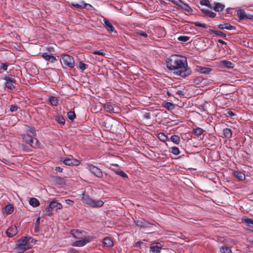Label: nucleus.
Here are the masks:
<instances>
[{
    "label": "nucleus",
    "mask_w": 253,
    "mask_h": 253,
    "mask_svg": "<svg viewBox=\"0 0 253 253\" xmlns=\"http://www.w3.org/2000/svg\"><path fill=\"white\" fill-rule=\"evenodd\" d=\"M167 66L174 74L182 77H187L191 73L190 68L188 67L186 59L176 54L172 55L168 58Z\"/></svg>",
    "instance_id": "nucleus-1"
},
{
    "label": "nucleus",
    "mask_w": 253,
    "mask_h": 253,
    "mask_svg": "<svg viewBox=\"0 0 253 253\" xmlns=\"http://www.w3.org/2000/svg\"><path fill=\"white\" fill-rule=\"evenodd\" d=\"M35 240L31 237H23L17 241L14 249L15 253H23L26 250L31 248Z\"/></svg>",
    "instance_id": "nucleus-2"
},
{
    "label": "nucleus",
    "mask_w": 253,
    "mask_h": 253,
    "mask_svg": "<svg viewBox=\"0 0 253 253\" xmlns=\"http://www.w3.org/2000/svg\"><path fill=\"white\" fill-rule=\"evenodd\" d=\"M60 62L62 64L72 68L75 65L74 58L68 54H63L61 56Z\"/></svg>",
    "instance_id": "nucleus-3"
},
{
    "label": "nucleus",
    "mask_w": 253,
    "mask_h": 253,
    "mask_svg": "<svg viewBox=\"0 0 253 253\" xmlns=\"http://www.w3.org/2000/svg\"><path fill=\"white\" fill-rule=\"evenodd\" d=\"M22 138L26 143L30 145L33 148H36L39 146L40 143L35 137H31L26 135V134H23L22 135Z\"/></svg>",
    "instance_id": "nucleus-4"
},
{
    "label": "nucleus",
    "mask_w": 253,
    "mask_h": 253,
    "mask_svg": "<svg viewBox=\"0 0 253 253\" xmlns=\"http://www.w3.org/2000/svg\"><path fill=\"white\" fill-rule=\"evenodd\" d=\"M5 80L4 86L9 89L12 90L15 88L14 84H16V80L12 76V75H9L5 76L4 79Z\"/></svg>",
    "instance_id": "nucleus-5"
},
{
    "label": "nucleus",
    "mask_w": 253,
    "mask_h": 253,
    "mask_svg": "<svg viewBox=\"0 0 253 253\" xmlns=\"http://www.w3.org/2000/svg\"><path fill=\"white\" fill-rule=\"evenodd\" d=\"M86 168L91 173H93L95 176L98 177H102L103 176L102 171L100 169H98L96 166L90 164H87L85 165Z\"/></svg>",
    "instance_id": "nucleus-6"
},
{
    "label": "nucleus",
    "mask_w": 253,
    "mask_h": 253,
    "mask_svg": "<svg viewBox=\"0 0 253 253\" xmlns=\"http://www.w3.org/2000/svg\"><path fill=\"white\" fill-rule=\"evenodd\" d=\"M237 15L240 20L249 19L253 21V16L247 15L244 9H239L236 11Z\"/></svg>",
    "instance_id": "nucleus-7"
},
{
    "label": "nucleus",
    "mask_w": 253,
    "mask_h": 253,
    "mask_svg": "<svg viewBox=\"0 0 253 253\" xmlns=\"http://www.w3.org/2000/svg\"><path fill=\"white\" fill-rule=\"evenodd\" d=\"M103 26L107 30L109 33H112L113 32H115V29L112 25L111 22L106 18H103Z\"/></svg>",
    "instance_id": "nucleus-8"
},
{
    "label": "nucleus",
    "mask_w": 253,
    "mask_h": 253,
    "mask_svg": "<svg viewBox=\"0 0 253 253\" xmlns=\"http://www.w3.org/2000/svg\"><path fill=\"white\" fill-rule=\"evenodd\" d=\"M18 233L17 227L15 225L9 227L6 231L5 233L8 237H12Z\"/></svg>",
    "instance_id": "nucleus-9"
},
{
    "label": "nucleus",
    "mask_w": 253,
    "mask_h": 253,
    "mask_svg": "<svg viewBox=\"0 0 253 253\" xmlns=\"http://www.w3.org/2000/svg\"><path fill=\"white\" fill-rule=\"evenodd\" d=\"M135 224L136 226L140 228H147L149 227L151 224L149 222H147L145 220L143 219H141L135 221Z\"/></svg>",
    "instance_id": "nucleus-10"
},
{
    "label": "nucleus",
    "mask_w": 253,
    "mask_h": 253,
    "mask_svg": "<svg viewBox=\"0 0 253 253\" xmlns=\"http://www.w3.org/2000/svg\"><path fill=\"white\" fill-rule=\"evenodd\" d=\"M225 5L219 2H214L211 4V9H213L216 12H221L223 10Z\"/></svg>",
    "instance_id": "nucleus-11"
},
{
    "label": "nucleus",
    "mask_w": 253,
    "mask_h": 253,
    "mask_svg": "<svg viewBox=\"0 0 253 253\" xmlns=\"http://www.w3.org/2000/svg\"><path fill=\"white\" fill-rule=\"evenodd\" d=\"M25 131L27 133L26 135L31 137H35L36 136V130L35 128L33 126H27Z\"/></svg>",
    "instance_id": "nucleus-12"
},
{
    "label": "nucleus",
    "mask_w": 253,
    "mask_h": 253,
    "mask_svg": "<svg viewBox=\"0 0 253 253\" xmlns=\"http://www.w3.org/2000/svg\"><path fill=\"white\" fill-rule=\"evenodd\" d=\"M196 71L200 74H208L211 71V68L197 66L196 68Z\"/></svg>",
    "instance_id": "nucleus-13"
},
{
    "label": "nucleus",
    "mask_w": 253,
    "mask_h": 253,
    "mask_svg": "<svg viewBox=\"0 0 253 253\" xmlns=\"http://www.w3.org/2000/svg\"><path fill=\"white\" fill-rule=\"evenodd\" d=\"M162 246L160 243L153 244L150 247V252L152 253H159L161 252Z\"/></svg>",
    "instance_id": "nucleus-14"
},
{
    "label": "nucleus",
    "mask_w": 253,
    "mask_h": 253,
    "mask_svg": "<svg viewBox=\"0 0 253 253\" xmlns=\"http://www.w3.org/2000/svg\"><path fill=\"white\" fill-rule=\"evenodd\" d=\"M90 240L86 238L82 240H78L74 242L72 244L73 246L75 247H83L89 242Z\"/></svg>",
    "instance_id": "nucleus-15"
},
{
    "label": "nucleus",
    "mask_w": 253,
    "mask_h": 253,
    "mask_svg": "<svg viewBox=\"0 0 253 253\" xmlns=\"http://www.w3.org/2000/svg\"><path fill=\"white\" fill-rule=\"evenodd\" d=\"M63 163L66 165L76 166L79 164V161L76 159L72 158H66L63 160Z\"/></svg>",
    "instance_id": "nucleus-16"
},
{
    "label": "nucleus",
    "mask_w": 253,
    "mask_h": 253,
    "mask_svg": "<svg viewBox=\"0 0 253 253\" xmlns=\"http://www.w3.org/2000/svg\"><path fill=\"white\" fill-rule=\"evenodd\" d=\"M42 56L44 59L50 62L51 63H54L57 60L55 56L46 52L42 53Z\"/></svg>",
    "instance_id": "nucleus-17"
},
{
    "label": "nucleus",
    "mask_w": 253,
    "mask_h": 253,
    "mask_svg": "<svg viewBox=\"0 0 253 253\" xmlns=\"http://www.w3.org/2000/svg\"><path fill=\"white\" fill-rule=\"evenodd\" d=\"M202 12L204 13L205 16L210 18H214L216 16V13L211 10L206 8H202Z\"/></svg>",
    "instance_id": "nucleus-18"
},
{
    "label": "nucleus",
    "mask_w": 253,
    "mask_h": 253,
    "mask_svg": "<svg viewBox=\"0 0 253 253\" xmlns=\"http://www.w3.org/2000/svg\"><path fill=\"white\" fill-rule=\"evenodd\" d=\"M218 27L220 29H226L228 30H233L235 29V27L234 26H232L228 23L219 24Z\"/></svg>",
    "instance_id": "nucleus-19"
},
{
    "label": "nucleus",
    "mask_w": 253,
    "mask_h": 253,
    "mask_svg": "<svg viewBox=\"0 0 253 253\" xmlns=\"http://www.w3.org/2000/svg\"><path fill=\"white\" fill-rule=\"evenodd\" d=\"M103 246L106 247L110 248L113 246L112 240L109 237L104 238L103 242Z\"/></svg>",
    "instance_id": "nucleus-20"
},
{
    "label": "nucleus",
    "mask_w": 253,
    "mask_h": 253,
    "mask_svg": "<svg viewBox=\"0 0 253 253\" xmlns=\"http://www.w3.org/2000/svg\"><path fill=\"white\" fill-rule=\"evenodd\" d=\"M233 174L239 180H243L245 177V174L242 172L238 170L233 171Z\"/></svg>",
    "instance_id": "nucleus-21"
},
{
    "label": "nucleus",
    "mask_w": 253,
    "mask_h": 253,
    "mask_svg": "<svg viewBox=\"0 0 253 253\" xmlns=\"http://www.w3.org/2000/svg\"><path fill=\"white\" fill-rule=\"evenodd\" d=\"M82 200L84 203L88 205L89 206H91V204L93 200V199L90 198L88 195L84 194H83Z\"/></svg>",
    "instance_id": "nucleus-22"
},
{
    "label": "nucleus",
    "mask_w": 253,
    "mask_h": 253,
    "mask_svg": "<svg viewBox=\"0 0 253 253\" xmlns=\"http://www.w3.org/2000/svg\"><path fill=\"white\" fill-rule=\"evenodd\" d=\"M48 100L50 104L52 106H57L58 104V99L55 96H49Z\"/></svg>",
    "instance_id": "nucleus-23"
},
{
    "label": "nucleus",
    "mask_w": 253,
    "mask_h": 253,
    "mask_svg": "<svg viewBox=\"0 0 253 253\" xmlns=\"http://www.w3.org/2000/svg\"><path fill=\"white\" fill-rule=\"evenodd\" d=\"M103 204L104 202L102 200H95L93 199L90 207L92 208H99L102 207Z\"/></svg>",
    "instance_id": "nucleus-24"
},
{
    "label": "nucleus",
    "mask_w": 253,
    "mask_h": 253,
    "mask_svg": "<svg viewBox=\"0 0 253 253\" xmlns=\"http://www.w3.org/2000/svg\"><path fill=\"white\" fill-rule=\"evenodd\" d=\"M82 231H80L79 230H72L70 231L71 234L73 235V236L76 239H80L82 238Z\"/></svg>",
    "instance_id": "nucleus-25"
},
{
    "label": "nucleus",
    "mask_w": 253,
    "mask_h": 253,
    "mask_svg": "<svg viewBox=\"0 0 253 253\" xmlns=\"http://www.w3.org/2000/svg\"><path fill=\"white\" fill-rule=\"evenodd\" d=\"M49 204L53 209H56L57 210H59L61 209L62 207L61 204L57 202L56 201H51L49 203Z\"/></svg>",
    "instance_id": "nucleus-26"
},
{
    "label": "nucleus",
    "mask_w": 253,
    "mask_h": 253,
    "mask_svg": "<svg viewBox=\"0 0 253 253\" xmlns=\"http://www.w3.org/2000/svg\"><path fill=\"white\" fill-rule=\"evenodd\" d=\"M54 182L58 185H63L65 183V181L64 178L61 177L56 176L53 177Z\"/></svg>",
    "instance_id": "nucleus-27"
},
{
    "label": "nucleus",
    "mask_w": 253,
    "mask_h": 253,
    "mask_svg": "<svg viewBox=\"0 0 253 253\" xmlns=\"http://www.w3.org/2000/svg\"><path fill=\"white\" fill-rule=\"evenodd\" d=\"M179 6L189 13H192L193 12L192 8L188 4L185 3L183 1H182Z\"/></svg>",
    "instance_id": "nucleus-28"
},
{
    "label": "nucleus",
    "mask_w": 253,
    "mask_h": 253,
    "mask_svg": "<svg viewBox=\"0 0 253 253\" xmlns=\"http://www.w3.org/2000/svg\"><path fill=\"white\" fill-rule=\"evenodd\" d=\"M104 108L105 110L109 113L114 112L113 106L110 103H107L104 104Z\"/></svg>",
    "instance_id": "nucleus-29"
},
{
    "label": "nucleus",
    "mask_w": 253,
    "mask_h": 253,
    "mask_svg": "<svg viewBox=\"0 0 253 253\" xmlns=\"http://www.w3.org/2000/svg\"><path fill=\"white\" fill-rule=\"evenodd\" d=\"M14 210V207L12 205L8 204L5 207L4 211L7 214H11Z\"/></svg>",
    "instance_id": "nucleus-30"
},
{
    "label": "nucleus",
    "mask_w": 253,
    "mask_h": 253,
    "mask_svg": "<svg viewBox=\"0 0 253 253\" xmlns=\"http://www.w3.org/2000/svg\"><path fill=\"white\" fill-rule=\"evenodd\" d=\"M224 136L227 138H230L232 137V131L230 128H225L223 130Z\"/></svg>",
    "instance_id": "nucleus-31"
},
{
    "label": "nucleus",
    "mask_w": 253,
    "mask_h": 253,
    "mask_svg": "<svg viewBox=\"0 0 253 253\" xmlns=\"http://www.w3.org/2000/svg\"><path fill=\"white\" fill-rule=\"evenodd\" d=\"M29 204L33 207H37L39 206V201L35 198H32L29 201Z\"/></svg>",
    "instance_id": "nucleus-32"
},
{
    "label": "nucleus",
    "mask_w": 253,
    "mask_h": 253,
    "mask_svg": "<svg viewBox=\"0 0 253 253\" xmlns=\"http://www.w3.org/2000/svg\"><path fill=\"white\" fill-rule=\"evenodd\" d=\"M77 67L81 70V71H84V70H85L87 67H88V65L83 63L82 62H79L77 63Z\"/></svg>",
    "instance_id": "nucleus-33"
},
{
    "label": "nucleus",
    "mask_w": 253,
    "mask_h": 253,
    "mask_svg": "<svg viewBox=\"0 0 253 253\" xmlns=\"http://www.w3.org/2000/svg\"><path fill=\"white\" fill-rule=\"evenodd\" d=\"M221 63H222L223 65L228 68H233L234 67V64L230 61L224 60H222Z\"/></svg>",
    "instance_id": "nucleus-34"
},
{
    "label": "nucleus",
    "mask_w": 253,
    "mask_h": 253,
    "mask_svg": "<svg viewBox=\"0 0 253 253\" xmlns=\"http://www.w3.org/2000/svg\"><path fill=\"white\" fill-rule=\"evenodd\" d=\"M204 131V130L202 128L200 127H196L193 129L192 132L193 134L197 136H199L201 135Z\"/></svg>",
    "instance_id": "nucleus-35"
},
{
    "label": "nucleus",
    "mask_w": 253,
    "mask_h": 253,
    "mask_svg": "<svg viewBox=\"0 0 253 253\" xmlns=\"http://www.w3.org/2000/svg\"><path fill=\"white\" fill-rule=\"evenodd\" d=\"M220 251L222 253H231V250L226 245H223L220 248Z\"/></svg>",
    "instance_id": "nucleus-36"
},
{
    "label": "nucleus",
    "mask_w": 253,
    "mask_h": 253,
    "mask_svg": "<svg viewBox=\"0 0 253 253\" xmlns=\"http://www.w3.org/2000/svg\"><path fill=\"white\" fill-rule=\"evenodd\" d=\"M170 140L175 144H178L180 142V137L177 135H173L170 138Z\"/></svg>",
    "instance_id": "nucleus-37"
},
{
    "label": "nucleus",
    "mask_w": 253,
    "mask_h": 253,
    "mask_svg": "<svg viewBox=\"0 0 253 253\" xmlns=\"http://www.w3.org/2000/svg\"><path fill=\"white\" fill-rule=\"evenodd\" d=\"M114 172L117 174L119 175L122 177L126 178L127 177V175L121 169H116V170H113Z\"/></svg>",
    "instance_id": "nucleus-38"
},
{
    "label": "nucleus",
    "mask_w": 253,
    "mask_h": 253,
    "mask_svg": "<svg viewBox=\"0 0 253 253\" xmlns=\"http://www.w3.org/2000/svg\"><path fill=\"white\" fill-rule=\"evenodd\" d=\"M209 32L215 34L216 35L221 37L224 38L226 37V34L219 31H214L211 29H209Z\"/></svg>",
    "instance_id": "nucleus-39"
},
{
    "label": "nucleus",
    "mask_w": 253,
    "mask_h": 253,
    "mask_svg": "<svg viewBox=\"0 0 253 253\" xmlns=\"http://www.w3.org/2000/svg\"><path fill=\"white\" fill-rule=\"evenodd\" d=\"M243 221L245 223H246L247 225H253V220L248 218L247 217H244L243 218Z\"/></svg>",
    "instance_id": "nucleus-40"
},
{
    "label": "nucleus",
    "mask_w": 253,
    "mask_h": 253,
    "mask_svg": "<svg viewBox=\"0 0 253 253\" xmlns=\"http://www.w3.org/2000/svg\"><path fill=\"white\" fill-rule=\"evenodd\" d=\"M158 138L163 142H165L167 139V136L164 133H160L158 135Z\"/></svg>",
    "instance_id": "nucleus-41"
},
{
    "label": "nucleus",
    "mask_w": 253,
    "mask_h": 253,
    "mask_svg": "<svg viewBox=\"0 0 253 253\" xmlns=\"http://www.w3.org/2000/svg\"><path fill=\"white\" fill-rule=\"evenodd\" d=\"M193 24L196 27H202L204 28H208V26L205 23H201L199 22L196 21L193 23Z\"/></svg>",
    "instance_id": "nucleus-42"
},
{
    "label": "nucleus",
    "mask_w": 253,
    "mask_h": 253,
    "mask_svg": "<svg viewBox=\"0 0 253 253\" xmlns=\"http://www.w3.org/2000/svg\"><path fill=\"white\" fill-rule=\"evenodd\" d=\"M92 54L95 55H99L102 56H105L106 55V53L104 50L101 49L99 50H95L92 52Z\"/></svg>",
    "instance_id": "nucleus-43"
},
{
    "label": "nucleus",
    "mask_w": 253,
    "mask_h": 253,
    "mask_svg": "<svg viewBox=\"0 0 253 253\" xmlns=\"http://www.w3.org/2000/svg\"><path fill=\"white\" fill-rule=\"evenodd\" d=\"M67 117L71 121H73L76 117V115L74 112L69 111L67 114Z\"/></svg>",
    "instance_id": "nucleus-44"
},
{
    "label": "nucleus",
    "mask_w": 253,
    "mask_h": 253,
    "mask_svg": "<svg viewBox=\"0 0 253 253\" xmlns=\"http://www.w3.org/2000/svg\"><path fill=\"white\" fill-rule=\"evenodd\" d=\"M200 4L203 5L207 6L210 8H211V4L207 0H201L200 1Z\"/></svg>",
    "instance_id": "nucleus-45"
},
{
    "label": "nucleus",
    "mask_w": 253,
    "mask_h": 253,
    "mask_svg": "<svg viewBox=\"0 0 253 253\" xmlns=\"http://www.w3.org/2000/svg\"><path fill=\"white\" fill-rule=\"evenodd\" d=\"M55 120L60 124H64L65 122V120L64 118L61 116H56L55 118Z\"/></svg>",
    "instance_id": "nucleus-46"
},
{
    "label": "nucleus",
    "mask_w": 253,
    "mask_h": 253,
    "mask_svg": "<svg viewBox=\"0 0 253 253\" xmlns=\"http://www.w3.org/2000/svg\"><path fill=\"white\" fill-rule=\"evenodd\" d=\"M53 210L52 208L49 204V206L45 208L46 214L48 216H51L52 214V211Z\"/></svg>",
    "instance_id": "nucleus-47"
},
{
    "label": "nucleus",
    "mask_w": 253,
    "mask_h": 253,
    "mask_svg": "<svg viewBox=\"0 0 253 253\" xmlns=\"http://www.w3.org/2000/svg\"><path fill=\"white\" fill-rule=\"evenodd\" d=\"M171 152L174 155H178L180 154V150L176 147H172L171 148Z\"/></svg>",
    "instance_id": "nucleus-48"
},
{
    "label": "nucleus",
    "mask_w": 253,
    "mask_h": 253,
    "mask_svg": "<svg viewBox=\"0 0 253 253\" xmlns=\"http://www.w3.org/2000/svg\"><path fill=\"white\" fill-rule=\"evenodd\" d=\"M190 38L187 36H180L178 38V40L182 42H185L189 40Z\"/></svg>",
    "instance_id": "nucleus-49"
},
{
    "label": "nucleus",
    "mask_w": 253,
    "mask_h": 253,
    "mask_svg": "<svg viewBox=\"0 0 253 253\" xmlns=\"http://www.w3.org/2000/svg\"><path fill=\"white\" fill-rule=\"evenodd\" d=\"M82 3L83 4V6H84V8H86L87 9L92 10L94 8L90 4L86 3L84 1H82Z\"/></svg>",
    "instance_id": "nucleus-50"
},
{
    "label": "nucleus",
    "mask_w": 253,
    "mask_h": 253,
    "mask_svg": "<svg viewBox=\"0 0 253 253\" xmlns=\"http://www.w3.org/2000/svg\"><path fill=\"white\" fill-rule=\"evenodd\" d=\"M226 115L230 117L231 118H232L235 115V114L232 111H231L230 109L226 110Z\"/></svg>",
    "instance_id": "nucleus-51"
},
{
    "label": "nucleus",
    "mask_w": 253,
    "mask_h": 253,
    "mask_svg": "<svg viewBox=\"0 0 253 253\" xmlns=\"http://www.w3.org/2000/svg\"><path fill=\"white\" fill-rule=\"evenodd\" d=\"M136 34L137 35L141 36L144 37L145 38H146L148 36L147 34L145 32H144L141 30L138 31L136 32Z\"/></svg>",
    "instance_id": "nucleus-52"
},
{
    "label": "nucleus",
    "mask_w": 253,
    "mask_h": 253,
    "mask_svg": "<svg viewBox=\"0 0 253 253\" xmlns=\"http://www.w3.org/2000/svg\"><path fill=\"white\" fill-rule=\"evenodd\" d=\"M72 5L75 7L77 8H84V6H83V4L82 3V2H81V4L73 3H72Z\"/></svg>",
    "instance_id": "nucleus-53"
},
{
    "label": "nucleus",
    "mask_w": 253,
    "mask_h": 253,
    "mask_svg": "<svg viewBox=\"0 0 253 253\" xmlns=\"http://www.w3.org/2000/svg\"><path fill=\"white\" fill-rule=\"evenodd\" d=\"M18 107L16 105H11L10 106L9 110L10 112H14L17 110Z\"/></svg>",
    "instance_id": "nucleus-54"
},
{
    "label": "nucleus",
    "mask_w": 253,
    "mask_h": 253,
    "mask_svg": "<svg viewBox=\"0 0 253 253\" xmlns=\"http://www.w3.org/2000/svg\"><path fill=\"white\" fill-rule=\"evenodd\" d=\"M1 65V67H0V70H3L4 71H6L7 70L8 65L7 63H2Z\"/></svg>",
    "instance_id": "nucleus-55"
},
{
    "label": "nucleus",
    "mask_w": 253,
    "mask_h": 253,
    "mask_svg": "<svg viewBox=\"0 0 253 253\" xmlns=\"http://www.w3.org/2000/svg\"><path fill=\"white\" fill-rule=\"evenodd\" d=\"M170 1L174 4H175L179 6V5H180V4L181 3V2L182 1L181 0H170Z\"/></svg>",
    "instance_id": "nucleus-56"
},
{
    "label": "nucleus",
    "mask_w": 253,
    "mask_h": 253,
    "mask_svg": "<svg viewBox=\"0 0 253 253\" xmlns=\"http://www.w3.org/2000/svg\"><path fill=\"white\" fill-rule=\"evenodd\" d=\"M65 203L68 205H72L74 202L70 199H67L65 200Z\"/></svg>",
    "instance_id": "nucleus-57"
},
{
    "label": "nucleus",
    "mask_w": 253,
    "mask_h": 253,
    "mask_svg": "<svg viewBox=\"0 0 253 253\" xmlns=\"http://www.w3.org/2000/svg\"><path fill=\"white\" fill-rule=\"evenodd\" d=\"M175 93L176 94H178L179 95H181V96H183L184 95L183 92L181 90H177V91H175Z\"/></svg>",
    "instance_id": "nucleus-58"
},
{
    "label": "nucleus",
    "mask_w": 253,
    "mask_h": 253,
    "mask_svg": "<svg viewBox=\"0 0 253 253\" xmlns=\"http://www.w3.org/2000/svg\"><path fill=\"white\" fill-rule=\"evenodd\" d=\"M55 170L58 172H62L63 170V169L60 167H56L55 168Z\"/></svg>",
    "instance_id": "nucleus-59"
},
{
    "label": "nucleus",
    "mask_w": 253,
    "mask_h": 253,
    "mask_svg": "<svg viewBox=\"0 0 253 253\" xmlns=\"http://www.w3.org/2000/svg\"><path fill=\"white\" fill-rule=\"evenodd\" d=\"M68 253H78L76 250L74 249L70 250L68 251Z\"/></svg>",
    "instance_id": "nucleus-60"
},
{
    "label": "nucleus",
    "mask_w": 253,
    "mask_h": 253,
    "mask_svg": "<svg viewBox=\"0 0 253 253\" xmlns=\"http://www.w3.org/2000/svg\"><path fill=\"white\" fill-rule=\"evenodd\" d=\"M172 106V103H170V102H167V105H166V107L167 108H168V109H169V107H170V106Z\"/></svg>",
    "instance_id": "nucleus-61"
},
{
    "label": "nucleus",
    "mask_w": 253,
    "mask_h": 253,
    "mask_svg": "<svg viewBox=\"0 0 253 253\" xmlns=\"http://www.w3.org/2000/svg\"><path fill=\"white\" fill-rule=\"evenodd\" d=\"M217 42L218 43H220L221 44H226V43L224 41H222V40H218L217 41Z\"/></svg>",
    "instance_id": "nucleus-62"
},
{
    "label": "nucleus",
    "mask_w": 253,
    "mask_h": 253,
    "mask_svg": "<svg viewBox=\"0 0 253 253\" xmlns=\"http://www.w3.org/2000/svg\"><path fill=\"white\" fill-rule=\"evenodd\" d=\"M140 246V242H137L136 243V247Z\"/></svg>",
    "instance_id": "nucleus-63"
},
{
    "label": "nucleus",
    "mask_w": 253,
    "mask_h": 253,
    "mask_svg": "<svg viewBox=\"0 0 253 253\" xmlns=\"http://www.w3.org/2000/svg\"><path fill=\"white\" fill-rule=\"evenodd\" d=\"M168 93L169 95H170V93L169 91L168 92Z\"/></svg>",
    "instance_id": "nucleus-64"
}]
</instances>
